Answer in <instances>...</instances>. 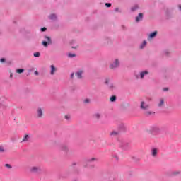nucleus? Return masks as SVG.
I'll return each instance as SVG.
<instances>
[{"label": "nucleus", "instance_id": "1", "mask_svg": "<svg viewBox=\"0 0 181 181\" xmlns=\"http://www.w3.org/2000/svg\"><path fill=\"white\" fill-rule=\"evenodd\" d=\"M139 108L141 111H144V115L145 117H151L152 115H155V112L149 110H151V105L144 100H141L140 102Z\"/></svg>", "mask_w": 181, "mask_h": 181}, {"label": "nucleus", "instance_id": "2", "mask_svg": "<svg viewBox=\"0 0 181 181\" xmlns=\"http://www.w3.org/2000/svg\"><path fill=\"white\" fill-rule=\"evenodd\" d=\"M121 66V60L118 58H115L112 59L109 64L110 70H117V69H119Z\"/></svg>", "mask_w": 181, "mask_h": 181}, {"label": "nucleus", "instance_id": "3", "mask_svg": "<svg viewBox=\"0 0 181 181\" xmlns=\"http://www.w3.org/2000/svg\"><path fill=\"white\" fill-rule=\"evenodd\" d=\"M117 141L119 148H121L124 151L129 149V143H128V141L121 138H117Z\"/></svg>", "mask_w": 181, "mask_h": 181}, {"label": "nucleus", "instance_id": "4", "mask_svg": "<svg viewBox=\"0 0 181 181\" xmlns=\"http://www.w3.org/2000/svg\"><path fill=\"white\" fill-rule=\"evenodd\" d=\"M146 131L148 134H151V135H158L160 134V128L158 126H151L149 128L146 129Z\"/></svg>", "mask_w": 181, "mask_h": 181}, {"label": "nucleus", "instance_id": "5", "mask_svg": "<svg viewBox=\"0 0 181 181\" xmlns=\"http://www.w3.org/2000/svg\"><path fill=\"white\" fill-rule=\"evenodd\" d=\"M148 74H149V71L144 70L139 71V73H135L134 77L136 80H144L145 76H148Z\"/></svg>", "mask_w": 181, "mask_h": 181}, {"label": "nucleus", "instance_id": "6", "mask_svg": "<svg viewBox=\"0 0 181 181\" xmlns=\"http://www.w3.org/2000/svg\"><path fill=\"white\" fill-rule=\"evenodd\" d=\"M105 84L107 86L108 90H110V91H114V90H117V86H115L110 78L105 79Z\"/></svg>", "mask_w": 181, "mask_h": 181}, {"label": "nucleus", "instance_id": "7", "mask_svg": "<svg viewBox=\"0 0 181 181\" xmlns=\"http://www.w3.org/2000/svg\"><path fill=\"white\" fill-rule=\"evenodd\" d=\"M30 172L34 175H42V170L40 166H33L30 168Z\"/></svg>", "mask_w": 181, "mask_h": 181}, {"label": "nucleus", "instance_id": "8", "mask_svg": "<svg viewBox=\"0 0 181 181\" xmlns=\"http://www.w3.org/2000/svg\"><path fill=\"white\" fill-rule=\"evenodd\" d=\"M111 43H112V40H111L110 37H104L100 41L102 46H108V45H111Z\"/></svg>", "mask_w": 181, "mask_h": 181}, {"label": "nucleus", "instance_id": "9", "mask_svg": "<svg viewBox=\"0 0 181 181\" xmlns=\"http://www.w3.org/2000/svg\"><path fill=\"white\" fill-rule=\"evenodd\" d=\"M44 38L45 39V40L42 42V45L44 46V47H47L49 45H52V42L50 37L45 35Z\"/></svg>", "mask_w": 181, "mask_h": 181}, {"label": "nucleus", "instance_id": "10", "mask_svg": "<svg viewBox=\"0 0 181 181\" xmlns=\"http://www.w3.org/2000/svg\"><path fill=\"white\" fill-rule=\"evenodd\" d=\"M83 74H84V70L83 69H79L75 73V76H76L78 80L83 78Z\"/></svg>", "mask_w": 181, "mask_h": 181}, {"label": "nucleus", "instance_id": "11", "mask_svg": "<svg viewBox=\"0 0 181 181\" xmlns=\"http://www.w3.org/2000/svg\"><path fill=\"white\" fill-rule=\"evenodd\" d=\"M59 150L64 152V153H69V146H67L66 144H62L59 146Z\"/></svg>", "mask_w": 181, "mask_h": 181}, {"label": "nucleus", "instance_id": "12", "mask_svg": "<svg viewBox=\"0 0 181 181\" xmlns=\"http://www.w3.org/2000/svg\"><path fill=\"white\" fill-rule=\"evenodd\" d=\"M36 114H37V118H42V117H43V108L40 107H37L36 110Z\"/></svg>", "mask_w": 181, "mask_h": 181}, {"label": "nucleus", "instance_id": "13", "mask_svg": "<svg viewBox=\"0 0 181 181\" xmlns=\"http://www.w3.org/2000/svg\"><path fill=\"white\" fill-rule=\"evenodd\" d=\"M109 135L110 136H111V138H116V136H118V135H119V131L112 130L110 132Z\"/></svg>", "mask_w": 181, "mask_h": 181}, {"label": "nucleus", "instance_id": "14", "mask_svg": "<svg viewBox=\"0 0 181 181\" xmlns=\"http://www.w3.org/2000/svg\"><path fill=\"white\" fill-rule=\"evenodd\" d=\"M159 153V149L157 148H151V156L153 158H156L158 156V153Z\"/></svg>", "mask_w": 181, "mask_h": 181}, {"label": "nucleus", "instance_id": "15", "mask_svg": "<svg viewBox=\"0 0 181 181\" xmlns=\"http://www.w3.org/2000/svg\"><path fill=\"white\" fill-rule=\"evenodd\" d=\"M85 160L88 163H93V162H98V158H97L95 157L87 158L85 159Z\"/></svg>", "mask_w": 181, "mask_h": 181}, {"label": "nucleus", "instance_id": "16", "mask_svg": "<svg viewBox=\"0 0 181 181\" xmlns=\"http://www.w3.org/2000/svg\"><path fill=\"white\" fill-rule=\"evenodd\" d=\"M143 19H144V13H139L138 16L135 18V22L138 23L141 22V21H143Z\"/></svg>", "mask_w": 181, "mask_h": 181}, {"label": "nucleus", "instance_id": "17", "mask_svg": "<svg viewBox=\"0 0 181 181\" xmlns=\"http://www.w3.org/2000/svg\"><path fill=\"white\" fill-rule=\"evenodd\" d=\"M101 117H102V115L100 112H95L92 115V118H93V119H97V121H98L99 119H101Z\"/></svg>", "mask_w": 181, "mask_h": 181}, {"label": "nucleus", "instance_id": "18", "mask_svg": "<svg viewBox=\"0 0 181 181\" xmlns=\"http://www.w3.org/2000/svg\"><path fill=\"white\" fill-rule=\"evenodd\" d=\"M57 71V68H56V66H54V65H51L50 66V75L54 76V74H56Z\"/></svg>", "mask_w": 181, "mask_h": 181}, {"label": "nucleus", "instance_id": "19", "mask_svg": "<svg viewBox=\"0 0 181 181\" xmlns=\"http://www.w3.org/2000/svg\"><path fill=\"white\" fill-rule=\"evenodd\" d=\"M157 106L158 108H163L165 106V100L163 98H160L157 103Z\"/></svg>", "mask_w": 181, "mask_h": 181}, {"label": "nucleus", "instance_id": "20", "mask_svg": "<svg viewBox=\"0 0 181 181\" xmlns=\"http://www.w3.org/2000/svg\"><path fill=\"white\" fill-rule=\"evenodd\" d=\"M48 19H49L50 21H57V15L52 13L48 16Z\"/></svg>", "mask_w": 181, "mask_h": 181}, {"label": "nucleus", "instance_id": "21", "mask_svg": "<svg viewBox=\"0 0 181 181\" xmlns=\"http://www.w3.org/2000/svg\"><path fill=\"white\" fill-rule=\"evenodd\" d=\"M158 36V31H153V33H151L148 35L149 39H153Z\"/></svg>", "mask_w": 181, "mask_h": 181}, {"label": "nucleus", "instance_id": "22", "mask_svg": "<svg viewBox=\"0 0 181 181\" xmlns=\"http://www.w3.org/2000/svg\"><path fill=\"white\" fill-rule=\"evenodd\" d=\"M29 139H30V136L28 134H25L22 139L21 142H29Z\"/></svg>", "mask_w": 181, "mask_h": 181}, {"label": "nucleus", "instance_id": "23", "mask_svg": "<svg viewBox=\"0 0 181 181\" xmlns=\"http://www.w3.org/2000/svg\"><path fill=\"white\" fill-rule=\"evenodd\" d=\"M171 176H179V175H181V171L180 170H175L173 171L170 173Z\"/></svg>", "mask_w": 181, "mask_h": 181}, {"label": "nucleus", "instance_id": "24", "mask_svg": "<svg viewBox=\"0 0 181 181\" xmlns=\"http://www.w3.org/2000/svg\"><path fill=\"white\" fill-rule=\"evenodd\" d=\"M119 129H120V131H126L127 127H125V125L124 124H120L119 125Z\"/></svg>", "mask_w": 181, "mask_h": 181}, {"label": "nucleus", "instance_id": "25", "mask_svg": "<svg viewBox=\"0 0 181 181\" xmlns=\"http://www.w3.org/2000/svg\"><path fill=\"white\" fill-rule=\"evenodd\" d=\"M110 103H115L117 101V96L116 95H112L110 98Z\"/></svg>", "mask_w": 181, "mask_h": 181}, {"label": "nucleus", "instance_id": "26", "mask_svg": "<svg viewBox=\"0 0 181 181\" xmlns=\"http://www.w3.org/2000/svg\"><path fill=\"white\" fill-rule=\"evenodd\" d=\"M138 9H139V6H138V5H135L134 6L131 8V11L135 12V11H138Z\"/></svg>", "mask_w": 181, "mask_h": 181}, {"label": "nucleus", "instance_id": "27", "mask_svg": "<svg viewBox=\"0 0 181 181\" xmlns=\"http://www.w3.org/2000/svg\"><path fill=\"white\" fill-rule=\"evenodd\" d=\"M25 71L24 69H18L16 70V73H18V74H22Z\"/></svg>", "mask_w": 181, "mask_h": 181}, {"label": "nucleus", "instance_id": "28", "mask_svg": "<svg viewBox=\"0 0 181 181\" xmlns=\"http://www.w3.org/2000/svg\"><path fill=\"white\" fill-rule=\"evenodd\" d=\"M145 46H146V41H143V42L140 45V49H144Z\"/></svg>", "mask_w": 181, "mask_h": 181}, {"label": "nucleus", "instance_id": "29", "mask_svg": "<svg viewBox=\"0 0 181 181\" xmlns=\"http://www.w3.org/2000/svg\"><path fill=\"white\" fill-rule=\"evenodd\" d=\"M113 177V174L112 173H108L106 175L107 179H112Z\"/></svg>", "mask_w": 181, "mask_h": 181}, {"label": "nucleus", "instance_id": "30", "mask_svg": "<svg viewBox=\"0 0 181 181\" xmlns=\"http://www.w3.org/2000/svg\"><path fill=\"white\" fill-rule=\"evenodd\" d=\"M76 54H71V53H69L68 54V57H69L70 59H73V57H76Z\"/></svg>", "mask_w": 181, "mask_h": 181}, {"label": "nucleus", "instance_id": "31", "mask_svg": "<svg viewBox=\"0 0 181 181\" xmlns=\"http://www.w3.org/2000/svg\"><path fill=\"white\" fill-rule=\"evenodd\" d=\"M33 56L34 57H40V52H35Z\"/></svg>", "mask_w": 181, "mask_h": 181}, {"label": "nucleus", "instance_id": "32", "mask_svg": "<svg viewBox=\"0 0 181 181\" xmlns=\"http://www.w3.org/2000/svg\"><path fill=\"white\" fill-rule=\"evenodd\" d=\"M4 152H5V148L4 146H0V153H4Z\"/></svg>", "mask_w": 181, "mask_h": 181}, {"label": "nucleus", "instance_id": "33", "mask_svg": "<svg viewBox=\"0 0 181 181\" xmlns=\"http://www.w3.org/2000/svg\"><path fill=\"white\" fill-rule=\"evenodd\" d=\"M112 157L114 158V159H115V160L117 161L119 160V158L118 157V156L113 155Z\"/></svg>", "mask_w": 181, "mask_h": 181}, {"label": "nucleus", "instance_id": "34", "mask_svg": "<svg viewBox=\"0 0 181 181\" xmlns=\"http://www.w3.org/2000/svg\"><path fill=\"white\" fill-rule=\"evenodd\" d=\"M5 167L8 169H12V165H11L10 164H5Z\"/></svg>", "mask_w": 181, "mask_h": 181}, {"label": "nucleus", "instance_id": "35", "mask_svg": "<svg viewBox=\"0 0 181 181\" xmlns=\"http://www.w3.org/2000/svg\"><path fill=\"white\" fill-rule=\"evenodd\" d=\"M111 5H112L111 3H106L105 4V7L106 8H111Z\"/></svg>", "mask_w": 181, "mask_h": 181}, {"label": "nucleus", "instance_id": "36", "mask_svg": "<svg viewBox=\"0 0 181 181\" xmlns=\"http://www.w3.org/2000/svg\"><path fill=\"white\" fill-rule=\"evenodd\" d=\"M64 118L66 121H70V115H65Z\"/></svg>", "mask_w": 181, "mask_h": 181}, {"label": "nucleus", "instance_id": "37", "mask_svg": "<svg viewBox=\"0 0 181 181\" xmlns=\"http://www.w3.org/2000/svg\"><path fill=\"white\" fill-rule=\"evenodd\" d=\"M46 30H47V28H46L45 27L41 28V29H40L41 32H46Z\"/></svg>", "mask_w": 181, "mask_h": 181}, {"label": "nucleus", "instance_id": "38", "mask_svg": "<svg viewBox=\"0 0 181 181\" xmlns=\"http://www.w3.org/2000/svg\"><path fill=\"white\" fill-rule=\"evenodd\" d=\"M0 62L1 63H5V62H6V59H5V58H1L0 59Z\"/></svg>", "mask_w": 181, "mask_h": 181}, {"label": "nucleus", "instance_id": "39", "mask_svg": "<svg viewBox=\"0 0 181 181\" xmlns=\"http://www.w3.org/2000/svg\"><path fill=\"white\" fill-rule=\"evenodd\" d=\"M70 78H71V80H73V78H74V72H72V73L71 74Z\"/></svg>", "mask_w": 181, "mask_h": 181}, {"label": "nucleus", "instance_id": "40", "mask_svg": "<svg viewBox=\"0 0 181 181\" xmlns=\"http://www.w3.org/2000/svg\"><path fill=\"white\" fill-rule=\"evenodd\" d=\"M165 56H169V52L168 51H164Z\"/></svg>", "mask_w": 181, "mask_h": 181}, {"label": "nucleus", "instance_id": "41", "mask_svg": "<svg viewBox=\"0 0 181 181\" xmlns=\"http://www.w3.org/2000/svg\"><path fill=\"white\" fill-rule=\"evenodd\" d=\"M0 108H6V105L0 104Z\"/></svg>", "mask_w": 181, "mask_h": 181}, {"label": "nucleus", "instance_id": "42", "mask_svg": "<svg viewBox=\"0 0 181 181\" xmlns=\"http://www.w3.org/2000/svg\"><path fill=\"white\" fill-rule=\"evenodd\" d=\"M84 103H85L86 104H88V103H90V100L86 99V100H84Z\"/></svg>", "mask_w": 181, "mask_h": 181}, {"label": "nucleus", "instance_id": "43", "mask_svg": "<svg viewBox=\"0 0 181 181\" xmlns=\"http://www.w3.org/2000/svg\"><path fill=\"white\" fill-rule=\"evenodd\" d=\"M115 12H121V11H119V8H115Z\"/></svg>", "mask_w": 181, "mask_h": 181}, {"label": "nucleus", "instance_id": "44", "mask_svg": "<svg viewBox=\"0 0 181 181\" xmlns=\"http://www.w3.org/2000/svg\"><path fill=\"white\" fill-rule=\"evenodd\" d=\"M34 74H35V76H39V72H38L37 71H35L34 72Z\"/></svg>", "mask_w": 181, "mask_h": 181}, {"label": "nucleus", "instance_id": "45", "mask_svg": "<svg viewBox=\"0 0 181 181\" xmlns=\"http://www.w3.org/2000/svg\"><path fill=\"white\" fill-rule=\"evenodd\" d=\"M163 91H168L169 90V88H164L163 89Z\"/></svg>", "mask_w": 181, "mask_h": 181}, {"label": "nucleus", "instance_id": "46", "mask_svg": "<svg viewBox=\"0 0 181 181\" xmlns=\"http://www.w3.org/2000/svg\"><path fill=\"white\" fill-rule=\"evenodd\" d=\"M77 47H78V46H75V47H71L72 49H74L75 50L77 49Z\"/></svg>", "mask_w": 181, "mask_h": 181}, {"label": "nucleus", "instance_id": "47", "mask_svg": "<svg viewBox=\"0 0 181 181\" xmlns=\"http://www.w3.org/2000/svg\"><path fill=\"white\" fill-rule=\"evenodd\" d=\"M12 77H13V75H12V74H10V78H12Z\"/></svg>", "mask_w": 181, "mask_h": 181}, {"label": "nucleus", "instance_id": "48", "mask_svg": "<svg viewBox=\"0 0 181 181\" xmlns=\"http://www.w3.org/2000/svg\"><path fill=\"white\" fill-rule=\"evenodd\" d=\"M178 8H179V10L181 11V5H180V6H178Z\"/></svg>", "mask_w": 181, "mask_h": 181}, {"label": "nucleus", "instance_id": "49", "mask_svg": "<svg viewBox=\"0 0 181 181\" xmlns=\"http://www.w3.org/2000/svg\"><path fill=\"white\" fill-rule=\"evenodd\" d=\"M83 168H87V165H83Z\"/></svg>", "mask_w": 181, "mask_h": 181}, {"label": "nucleus", "instance_id": "50", "mask_svg": "<svg viewBox=\"0 0 181 181\" xmlns=\"http://www.w3.org/2000/svg\"><path fill=\"white\" fill-rule=\"evenodd\" d=\"M91 168H94V165H92Z\"/></svg>", "mask_w": 181, "mask_h": 181}, {"label": "nucleus", "instance_id": "51", "mask_svg": "<svg viewBox=\"0 0 181 181\" xmlns=\"http://www.w3.org/2000/svg\"><path fill=\"white\" fill-rule=\"evenodd\" d=\"M73 165H76V163H73Z\"/></svg>", "mask_w": 181, "mask_h": 181}, {"label": "nucleus", "instance_id": "52", "mask_svg": "<svg viewBox=\"0 0 181 181\" xmlns=\"http://www.w3.org/2000/svg\"><path fill=\"white\" fill-rule=\"evenodd\" d=\"M0 100H1V98H0Z\"/></svg>", "mask_w": 181, "mask_h": 181}]
</instances>
